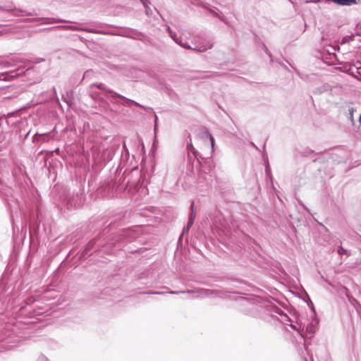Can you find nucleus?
Returning a JSON list of instances; mask_svg holds the SVG:
<instances>
[{"mask_svg": "<svg viewBox=\"0 0 361 361\" xmlns=\"http://www.w3.org/2000/svg\"><path fill=\"white\" fill-rule=\"evenodd\" d=\"M187 149L189 153H192L195 155L196 154L197 152L191 142L188 143Z\"/></svg>", "mask_w": 361, "mask_h": 361, "instance_id": "423d86ee", "label": "nucleus"}, {"mask_svg": "<svg viewBox=\"0 0 361 361\" xmlns=\"http://www.w3.org/2000/svg\"><path fill=\"white\" fill-rule=\"evenodd\" d=\"M71 29L73 30H78V28L76 27L71 26Z\"/></svg>", "mask_w": 361, "mask_h": 361, "instance_id": "ddd939ff", "label": "nucleus"}, {"mask_svg": "<svg viewBox=\"0 0 361 361\" xmlns=\"http://www.w3.org/2000/svg\"><path fill=\"white\" fill-rule=\"evenodd\" d=\"M193 223V219L192 218H190L189 221H188V226L192 224Z\"/></svg>", "mask_w": 361, "mask_h": 361, "instance_id": "9d476101", "label": "nucleus"}, {"mask_svg": "<svg viewBox=\"0 0 361 361\" xmlns=\"http://www.w3.org/2000/svg\"><path fill=\"white\" fill-rule=\"evenodd\" d=\"M95 86H97L99 89H101V90H105L106 92H109L111 94V97H114V98H116V97H121L123 98V96H121V94L112 91V90H107L105 88L104 84L102 83H99V84H95L94 85Z\"/></svg>", "mask_w": 361, "mask_h": 361, "instance_id": "7ed1b4c3", "label": "nucleus"}, {"mask_svg": "<svg viewBox=\"0 0 361 361\" xmlns=\"http://www.w3.org/2000/svg\"><path fill=\"white\" fill-rule=\"evenodd\" d=\"M178 293V292H177V291H171V292H169V293H171V294H176Z\"/></svg>", "mask_w": 361, "mask_h": 361, "instance_id": "4468645a", "label": "nucleus"}, {"mask_svg": "<svg viewBox=\"0 0 361 361\" xmlns=\"http://www.w3.org/2000/svg\"><path fill=\"white\" fill-rule=\"evenodd\" d=\"M90 32H96L95 31L90 30Z\"/></svg>", "mask_w": 361, "mask_h": 361, "instance_id": "f3484780", "label": "nucleus"}, {"mask_svg": "<svg viewBox=\"0 0 361 361\" xmlns=\"http://www.w3.org/2000/svg\"><path fill=\"white\" fill-rule=\"evenodd\" d=\"M132 102H133V103H134V104H135L136 105H138V104L136 103V102H133V101H132Z\"/></svg>", "mask_w": 361, "mask_h": 361, "instance_id": "dca6fc26", "label": "nucleus"}, {"mask_svg": "<svg viewBox=\"0 0 361 361\" xmlns=\"http://www.w3.org/2000/svg\"><path fill=\"white\" fill-rule=\"evenodd\" d=\"M338 252L339 255H343V254L346 253V250L345 249H343L342 247H340L338 249Z\"/></svg>", "mask_w": 361, "mask_h": 361, "instance_id": "0eeeda50", "label": "nucleus"}, {"mask_svg": "<svg viewBox=\"0 0 361 361\" xmlns=\"http://www.w3.org/2000/svg\"><path fill=\"white\" fill-rule=\"evenodd\" d=\"M341 6H352L357 4V0H330Z\"/></svg>", "mask_w": 361, "mask_h": 361, "instance_id": "f03ea898", "label": "nucleus"}, {"mask_svg": "<svg viewBox=\"0 0 361 361\" xmlns=\"http://www.w3.org/2000/svg\"><path fill=\"white\" fill-rule=\"evenodd\" d=\"M22 11H16L15 12L14 15L16 16H24V14L22 13Z\"/></svg>", "mask_w": 361, "mask_h": 361, "instance_id": "1a4fd4ad", "label": "nucleus"}, {"mask_svg": "<svg viewBox=\"0 0 361 361\" xmlns=\"http://www.w3.org/2000/svg\"><path fill=\"white\" fill-rule=\"evenodd\" d=\"M291 327H292L293 329L298 331V329L297 328V326H296L295 325L291 324Z\"/></svg>", "mask_w": 361, "mask_h": 361, "instance_id": "9b49d317", "label": "nucleus"}, {"mask_svg": "<svg viewBox=\"0 0 361 361\" xmlns=\"http://www.w3.org/2000/svg\"><path fill=\"white\" fill-rule=\"evenodd\" d=\"M195 293L202 296H210L212 295H217L219 293L216 291H213L207 289H200L196 290Z\"/></svg>", "mask_w": 361, "mask_h": 361, "instance_id": "20e7f679", "label": "nucleus"}, {"mask_svg": "<svg viewBox=\"0 0 361 361\" xmlns=\"http://www.w3.org/2000/svg\"><path fill=\"white\" fill-rule=\"evenodd\" d=\"M202 138L208 139L211 142V145L213 150L214 147V140L212 134L209 133L207 130H205L202 133Z\"/></svg>", "mask_w": 361, "mask_h": 361, "instance_id": "39448f33", "label": "nucleus"}, {"mask_svg": "<svg viewBox=\"0 0 361 361\" xmlns=\"http://www.w3.org/2000/svg\"><path fill=\"white\" fill-rule=\"evenodd\" d=\"M359 121H360V123L361 124V114L360 115Z\"/></svg>", "mask_w": 361, "mask_h": 361, "instance_id": "2eb2a0df", "label": "nucleus"}, {"mask_svg": "<svg viewBox=\"0 0 361 361\" xmlns=\"http://www.w3.org/2000/svg\"><path fill=\"white\" fill-rule=\"evenodd\" d=\"M168 29H169V31L170 32V35H171V38L178 44H179L180 46H181L182 47H183V48H185L186 49H193V50H195V51H199V52H203V51H207V49H211L213 47L212 42L209 41V42H207L206 45H204V46H195V47H192L191 46H190L188 44V43L187 42L183 40L182 39V37L178 38L176 37V35L171 31V29H170L169 27H168Z\"/></svg>", "mask_w": 361, "mask_h": 361, "instance_id": "f257e3e1", "label": "nucleus"}, {"mask_svg": "<svg viewBox=\"0 0 361 361\" xmlns=\"http://www.w3.org/2000/svg\"><path fill=\"white\" fill-rule=\"evenodd\" d=\"M140 1L142 2V4H144L145 6H147L145 0H140Z\"/></svg>", "mask_w": 361, "mask_h": 361, "instance_id": "f8f14e48", "label": "nucleus"}, {"mask_svg": "<svg viewBox=\"0 0 361 361\" xmlns=\"http://www.w3.org/2000/svg\"><path fill=\"white\" fill-rule=\"evenodd\" d=\"M353 112H354V109H351L350 110V118L351 120V122L353 123H354V118H353Z\"/></svg>", "mask_w": 361, "mask_h": 361, "instance_id": "6e6552de", "label": "nucleus"}]
</instances>
